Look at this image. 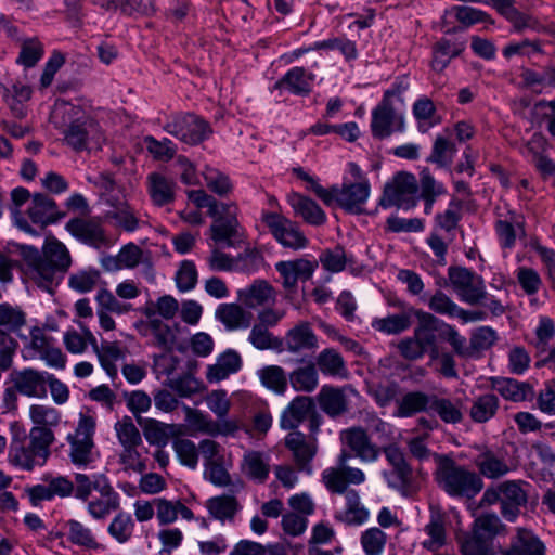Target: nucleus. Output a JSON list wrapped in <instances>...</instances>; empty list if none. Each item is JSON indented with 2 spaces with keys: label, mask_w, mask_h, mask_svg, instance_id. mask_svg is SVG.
<instances>
[{
  "label": "nucleus",
  "mask_w": 555,
  "mask_h": 555,
  "mask_svg": "<svg viewBox=\"0 0 555 555\" xmlns=\"http://www.w3.org/2000/svg\"><path fill=\"white\" fill-rule=\"evenodd\" d=\"M11 441L8 462L22 470L31 472L42 467L51 455L50 448L55 440L52 429L31 427L29 433L17 423L11 425Z\"/></svg>",
  "instance_id": "1"
},
{
  "label": "nucleus",
  "mask_w": 555,
  "mask_h": 555,
  "mask_svg": "<svg viewBox=\"0 0 555 555\" xmlns=\"http://www.w3.org/2000/svg\"><path fill=\"white\" fill-rule=\"evenodd\" d=\"M188 197L197 208L208 209V215L214 219L210 236L216 243L235 247L243 242L244 231L237 221V207L234 204L219 203L203 190L190 191Z\"/></svg>",
  "instance_id": "2"
},
{
  "label": "nucleus",
  "mask_w": 555,
  "mask_h": 555,
  "mask_svg": "<svg viewBox=\"0 0 555 555\" xmlns=\"http://www.w3.org/2000/svg\"><path fill=\"white\" fill-rule=\"evenodd\" d=\"M63 115L66 128L63 130L64 141L73 150L79 152L99 147L104 141L103 132L95 119L73 104H56L54 115Z\"/></svg>",
  "instance_id": "3"
},
{
  "label": "nucleus",
  "mask_w": 555,
  "mask_h": 555,
  "mask_svg": "<svg viewBox=\"0 0 555 555\" xmlns=\"http://www.w3.org/2000/svg\"><path fill=\"white\" fill-rule=\"evenodd\" d=\"M415 319L417 324L413 335L429 353L431 360L439 357L438 338L449 343L455 353L464 354L466 338L453 325L423 309L417 310Z\"/></svg>",
  "instance_id": "4"
},
{
  "label": "nucleus",
  "mask_w": 555,
  "mask_h": 555,
  "mask_svg": "<svg viewBox=\"0 0 555 555\" xmlns=\"http://www.w3.org/2000/svg\"><path fill=\"white\" fill-rule=\"evenodd\" d=\"M438 486L451 496L473 498L482 489L481 478L448 456H439L435 473Z\"/></svg>",
  "instance_id": "5"
},
{
  "label": "nucleus",
  "mask_w": 555,
  "mask_h": 555,
  "mask_svg": "<svg viewBox=\"0 0 555 555\" xmlns=\"http://www.w3.org/2000/svg\"><path fill=\"white\" fill-rule=\"evenodd\" d=\"M301 178L311 184V190L325 205L337 204L349 212H361L370 195L367 181L344 185L341 189H325L308 175H302Z\"/></svg>",
  "instance_id": "6"
},
{
  "label": "nucleus",
  "mask_w": 555,
  "mask_h": 555,
  "mask_svg": "<svg viewBox=\"0 0 555 555\" xmlns=\"http://www.w3.org/2000/svg\"><path fill=\"white\" fill-rule=\"evenodd\" d=\"M96 418L89 412H80L75 431L68 434L66 440L69 444L68 456L70 462L78 467H87L98 457L94 434Z\"/></svg>",
  "instance_id": "7"
},
{
  "label": "nucleus",
  "mask_w": 555,
  "mask_h": 555,
  "mask_svg": "<svg viewBox=\"0 0 555 555\" xmlns=\"http://www.w3.org/2000/svg\"><path fill=\"white\" fill-rule=\"evenodd\" d=\"M163 129L190 145L202 143L212 132L210 125L206 120L191 113L173 115L166 121Z\"/></svg>",
  "instance_id": "8"
},
{
  "label": "nucleus",
  "mask_w": 555,
  "mask_h": 555,
  "mask_svg": "<svg viewBox=\"0 0 555 555\" xmlns=\"http://www.w3.org/2000/svg\"><path fill=\"white\" fill-rule=\"evenodd\" d=\"M383 98L372 111L371 131L374 138L385 139L405 130L404 107Z\"/></svg>",
  "instance_id": "9"
},
{
  "label": "nucleus",
  "mask_w": 555,
  "mask_h": 555,
  "mask_svg": "<svg viewBox=\"0 0 555 555\" xmlns=\"http://www.w3.org/2000/svg\"><path fill=\"white\" fill-rule=\"evenodd\" d=\"M261 220L283 247L299 250L308 246L309 240L295 221L272 211H263Z\"/></svg>",
  "instance_id": "10"
},
{
  "label": "nucleus",
  "mask_w": 555,
  "mask_h": 555,
  "mask_svg": "<svg viewBox=\"0 0 555 555\" xmlns=\"http://www.w3.org/2000/svg\"><path fill=\"white\" fill-rule=\"evenodd\" d=\"M449 281L459 298L468 305H476L486 298L483 279L474 271L462 267H450Z\"/></svg>",
  "instance_id": "11"
},
{
  "label": "nucleus",
  "mask_w": 555,
  "mask_h": 555,
  "mask_svg": "<svg viewBox=\"0 0 555 555\" xmlns=\"http://www.w3.org/2000/svg\"><path fill=\"white\" fill-rule=\"evenodd\" d=\"M418 186L416 178L406 172H400L395 177L393 183L385 188L380 205L384 208L396 206L409 210L416 205Z\"/></svg>",
  "instance_id": "12"
},
{
  "label": "nucleus",
  "mask_w": 555,
  "mask_h": 555,
  "mask_svg": "<svg viewBox=\"0 0 555 555\" xmlns=\"http://www.w3.org/2000/svg\"><path fill=\"white\" fill-rule=\"evenodd\" d=\"M65 230L90 247L99 249L109 245V238L100 218H73L65 224Z\"/></svg>",
  "instance_id": "13"
},
{
  "label": "nucleus",
  "mask_w": 555,
  "mask_h": 555,
  "mask_svg": "<svg viewBox=\"0 0 555 555\" xmlns=\"http://www.w3.org/2000/svg\"><path fill=\"white\" fill-rule=\"evenodd\" d=\"M340 439L362 463H374L380 455L377 447L362 427H350L340 433Z\"/></svg>",
  "instance_id": "14"
},
{
  "label": "nucleus",
  "mask_w": 555,
  "mask_h": 555,
  "mask_svg": "<svg viewBox=\"0 0 555 555\" xmlns=\"http://www.w3.org/2000/svg\"><path fill=\"white\" fill-rule=\"evenodd\" d=\"M284 441L285 447L292 452L298 469L308 475L312 474L311 461L318 450L315 438H307L302 433L293 430L286 435Z\"/></svg>",
  "instance_id": "15"
},
{
  "label": "nucleus",
  "mask_w": 555,
  "mask_h": 555,
  "mask_svg": "<svg viewBox=\"0 0 555 555\" xmlns=\"http://www.w3.org/2000/svg\"><path fill=\"white\" fill-rule=\"evenodd\" d=\"M325 488L336 494H345L350 491L349 485H362L366 477L360 468H341L336 466L326 467L321 474Z\"/></svg>",
  "instance_id": "16"
},
{
  "label": "nucleus",
  "mask_w": 555,
  "mask_h": 555,
  "mask_svg": "<svg viewBox=\"0 0 555 555\" xmlns=\"http://www.w3.org/2000/svg\"><path fill=\"white\" fill-rule=\"evenodd\" d=\"M318 268L315 260L298 258L275 263V270L282 278V285L287 291H295L298 281L310 280Z\"/></svg>",
  "instance_id": "17"
},
{
  "label": "nucleus",
  "mask_w": 555,
  "mask_h": 555,
  "mask_svg": "<svg viewBox=\"0 0 555 555\" xmlns=\"http://www.w3.org/2000/svg\"><path fill=\"white\" fill-rule=\"evenodd\" d=\"M357 392L351 387H335L324 385L321 387L317 399L320 409L330 417H337L348 412L349 397Z\"/></svg>",
  "instance_id": "18"
},
{
  "label": "nucleus",
  "mask_w": 555,
  "mask_h": 555,
  "mask_svg": "<svg viewBox=\"0 0 555 555\" xmlns=\"http://www.w3.org/2000/svg\"><path fill=\"white\" fill-rule=\"evenodd\" d=\"M87 335L89 337V344L96 354L101 367L105 371L108 377L112 379L116 378L118 375L116 363L125 359L127 350L121 348L118 341H102V344L99 345L96 337L91 331H88Z\"/></svg>",
  "instance_id": "19"
},
{
  "label": "nucleus",
  "mask_w": 555,
  "mask_h": 555,
  "mask_svg": "<svg viewBox=\"0 0 555 555\" xmlns=\"http://www.w3.org/2000/svg\"><path fill=\"white\" fill-rule=\"evenodd\" d=\"M315 75L302 66L289 68L273 86L274 90H285L297 96H306L312 91Z\"/></svg>",
  "instance_id": "20"
},
{
  "label": "nucleus",
  "mask_w": 555,
  "mask_h": 555,
  "mask_svg": "<svg viewBox=\"0 0 555 555\" xmlns=\"http://www.w3.org/2000/svg\"><path fill=\"white\" fill-rule=\"evenodd\" d=\"M25 257L28 262V276L42 289L50 291L59 272L53 264L42 259L36 247H26Z\"/></svg>",
  "instance_id": "21"
},
{
  "label": "nucleus",
  "mask_w": 555,
  "mask_h": 555,
  "mask_svg": "<svg viewBox=\"0 0 555 555\" xmlns=\"http://www.w3.org/2000/svg\"><path fill=\"white\" fill-rule=\"evenodd\" d=\"M237 299L249 309L272 306L276 300V291L269 282L259 279L238 289Z\"/></svg>",
  "instance_id": "22"
},
{
  "label": "nucleus",
  "mask_w": 555,
  "mask_h": 555,
  "mask_svg": "<svg viewBox=\"0 0 555 555\" xmlns=\"http://www.w3.org/2000/svg\"><path fill=\"white\" fill-rule=\"evenodd\" d=\"M27 214L33 223L41 227L55 223L65 216L59 210L55 201L42 193L33 195Z\"/></svg>",
  "instance_id": "23"
},
{
  "label": "nucleus",
  "mask_w": 555,
  "mask_h": 555,
  "mask_svg": "<svg viewBox=\"0 0 555 555\" xmlns=\"http://www.w3.org/2000/svg\"><path fill=\"white\" fill-rule=\"evenodd\" d=\"M48 372H39L33 369L12 374V382L18 393L26 397L40 398L47 393Z\"/></svg>",
  "instance_id": "24"
},
{
  "label": "nucleus",
  "mask_w": 555,
  "mask_h": 555,
  "mask_svg": "<svg viewBox=\"0 0 555 555\" xmlns=\"http://www.w3.org/2000/svg\"><path fill=\"white\" fill-rule=\"evenodd\" d=\"M417 310V308H408L398 313H389L382 318H374L371 321V327L384 335H399L412 326Z\"/></svg>",
  "instance_id": "25"
},
{
  "label": "nucleus",
  "mask_w": 555,
  "mask_h": 555,
  "mask_svg": "<svg viewBox=\"0 0 555 555\" xmlns=\"http://www.w3.org/2000/svg\"><path fill=\"white\" fill-rule=\"evenodd\" d=\"M502 492L501 513L508 521H515L519 515L520 506L527 502L526 491L521 487L520 481L508 480L500 483Z\"/></svg>",
  "instance_id": "26"
},
{
  "label": "nucleus",
  "mask_w": 555,
  "mask_h": 555,
  "mask_svg": "<svg viewBox=\"0 0 555 555\" xmlns=\"http://www.w3.org/2000/svg\"><path fill=\"white\" fill-rule=\"evenodd\" d=\"M285 348L292 353L314 351L319 348V340L308 322H300L287 331Z\"/></svg>",
  "instance_id": "27"
},
{
  "label": "nucleus",
  "mask_w": 555,
  "mask_h": 555,
  "mask_svg": "<svg viewBox=\"0 0 555 555\" xmlns=\"http://www.w3.org/2000/svg\"><path fill=\"white\" fill-rule=\"evenodd\" d=\"M474 464L479 474L488 479H499L511 470L505 455L490 449H485L477 454L474 457Z\"/></svg>",
  "instance_id": "28"
},
{
  "label": "nucleus",
  "mask_w": 555,
  "mask_h": 555,
  "mask_svg": "<svg viewBox=\"0 0 555 555\" xmlns=\"http://www.w3.org/2000/svg\"><path fill=\"white\" fill-rule=\"evenodd\" d=\"M96 492L99 493L98 496L90 498L87 501V511L93 519L101 520L119 508L120 498L111 482H107L103 489Z\"/></svg>",
  "instance_id": "29"
},
{
  "label": "nucleus",
  "mask_w": 555,
  "mask_h": 555,
  "mask_svg": "<svg viewBox=\"0 0 555 555\" xmlns=\"http://www.w3.org/2000/svg\"><path fill=\"white\" fill-rule=\"evenodd\" d=\"M314 410L312 398L298 396L283 411L280 425L283 429L295 430Z\"/></svg>",
  "instance_id": "30"
},
{
  "label": "nucleus",
  "mask_w": 555,
  "mask_h": 555,
  "mask_svg": "<svg viewBox=\"0 0 555 555\" xmlns=\"http://www.w3.org/2000/svg\"><path fill=\"white\" fill-rule=\"evenodd\" d=\"M288 204L296 216L304 219L311 225H322L326 221V215L323 209L311 198L298 193L288 195Z\"/></svg>",
  "instance_id": "31"
},
{
  "label": "nucleus",
  "mask_w": 555,
  "mask_h": 555,
  "mask_svg": "<svg viewBox=\"0 0 555 555\" xmlns=\"http://www.w3.org/2000/svg\"><path fill=\"white\" fill-rule=\"evenodd\" d=\"M465 49V43L442 38L433 46L430 67L436 73H442L450 62Z\"/></svg>",
  "instance_id": "32"
},
{
  "label": "nucleus",
  "mask_w": 555,
  "mask_h": 555,
  "mask_svg": "<svg viewBox=\"0 0 555 555\" xmlns=\"http://www.w3.org/2000/svg\"><path fill=\"white\" fill-rule=\"evenodd\" d=\"M412 114L416 121L417 130L421 133H427L441 121L435 103L426 95L416 99L412 105Z\"/></svg>",
  "instance_id": "33"
},
{
  "label": "nucleus",
  "mask_w": 555,
  "mask_h": 555,
  "mask_svg": "<svg viewBox=\"0 0 555 555\" xmlns=\"http://www.w3.org/2000/svg\"><path fill=\"white\" fill-rule=\"evenodd\" d=\"M156 518L160 526L173 524L178 516L185 520L195 519L193 512L184 505L180 500H167L165 498H156Z\"/></svg>",
  "instance_id": "34"
},
{
  "label": "nucleus",
  "mask_w": 555,
  "mask_h": 555,
  "mask_svg": "<svg viewBox=\"0 0 555 555\" xmlns=\"http://www.w3.org/2000/svg\"><path fill=\"white\" fill-rule=\"evenodd\" d=\"M315 366L324 376L346 378L348 369L343 356L334 348L323 349L315 358Z\"/></svg>",
  "instance_id": "35"
},
{
  "label": "nucleus",
  "mask_w": 555,
  "mask_h": 555,
  "mask_svg": "<svg viewBox=\"0 0 555 555\" xmlns=\"http://www.w3.org/2000/svg\"><path fill=\"white\" fill-rule=\"evenodd\" d=\"M241 366V356L234 350H227L215 364L208 366L206 377L210 383L220 382L238 372Z\"/></svg>",
  "instance_id": "36"
},
{
  "label": "nucleus",
  "mask_w": 555,
  "mask_h": 555,
  "mask_svg": "<svg viewBox=\"0 0 555 555\" xmlns=\"http://www.w3.org/2000/svg\"><path fill=\"white\" fill-rule=\"evenodd\" d=\"M205 506L209 515L222 524L233 522L242 506L233 495H218L208 499Z\"/></svg>",
  "instance_id": "37"
},
{
  "label": "nucleus",
  "mask_w": 555,
  "mask_h": 555,
  "mask_svg": "<svg viewBox=\"0 0 555 555\" xmlns=\"http://www.w3.org/2000/svg\"><path fill=\"white\" fill-rule=\"evenodd\" d=\"M215 317L228 331L247 328L250 325L249 314L237 304H220Z\"/></svg>",
  "instance_id": "38"
},
{
  "label": "nucleus",
  "mask_w": 555,
  "mask_h": 555,
  "mask_svg": "<svg viewBox=\"0 0 555 555\" xmlns=\"http://www.w3.org/2000/svg\"><path fill=\"white\" fill-rule=\"evenodd\" d=\"M270 457L259 451L245 452L242 461V472L248 478L262 483L270 473Z\"/></svg>",
  "instance_id": "39"
},
{
  "label": "nucleus",
  "mask_w": 555,
  "mask_h": 555,
  "mask_svg": "<svg viewBox=\"0 0 555 555\" xmlns=\"http://www.w3.org/2000/svg\"><path fill=\"white\" fill-rule=\"evenodd\" d=\"M288 382L295 391L313 392L319 386V372L315 364L308 362L297 366L289 373Z\"/></svg>",
  "instance_id": "40"
},
{
  "label": "nucleus",
  "mask_w": 555,
  "mask_h": 555,
  "mask_svg": "<svg viewBox=\"0 0 555 555\" xmlns=\"http://www.w3.org/2000/svg\"><path fill=\"white\" fill-rule=\"evenodd\" d=\"M491 386L504 399L514 402L525 401L532 396V388L529 384L513 378L494 377L491 379Z\"/></svg>",
  "instance_id": "41"
},
{
  "label": "nucleus",
  "mask_w": 555,
  "mask_h": 555,
  "mask_svg": "<svg viewBox=\"0 0 555 555\" xmlns=\"http://www.w3.org/2000/svg\"><path fill=\"white\" fill-rule=\"evenodd\" d=\"M64 528L66 539L72 544L86 550H98L101 547L92 530L82 522L69 519L65 522Z\"/></svg>",
  "instance_id": "42"
},
{
  "label": "nucleus",
  "mask_w": 555,
  "mask_h": 555,
  "mask_svg": "<svg viewBox=\"0 0 555 555\" xmlns=\"http://www.w3.org/2000/svg\"><path fill=\"white\" fill-rule=\"evenodd\" d=\"M109 482L108 478L104 474H76L74 481V495L76 499L83 502L91 498L93 491L103 489L104 486Z\"/></svg>",
  "instance_id": "43"
},
{
  "label": "nucleus",
  "mask_w": 555,
  "mask_h": 555,
  "mask_svg": "<svg viewBox=\"0 0 555 555\" xmlns=\"http://www.w3.org/2000/svg\"><path fill=\"white\" fill-rule=\"evenodd\" d=\"M149 193L153 203L164 206L173 201V183L164 176L153 172L149 176Z\"/></svg>",
  "instance_id": "44"
},
{
  "label": "nucleus",
  "mask_w": 555,
  "mask_h": 555,
  "mask_svg": "<svg viewBox=\"0 0 555 555\" xmlns=\"http://www.w3.org/2000/svg\"><path fill=\"white\" fill-rule=\"evenodd\" d=\"M42 259L53 264L60 271H65L70 266V256L67 247L54 236L46 238Z\"/></svg>",
  "instance_id": "45"
},
{
  "label": "nucleus",
  "mask_w": 555,
  "mask_h": 555,
  "mask_svg": "<svg viewBox=\"0 0 555 555\" xmlns=\"http://www.w3.org/2000/svg\"><path fill=\"white\" fill-rule=\"evenodd\" d=\"M346 509L339 519L348 525L360 526L369 520L370 512L361 504L359 493L356 490L346 492Z\"/></svg>",
  "instance_id": "46"
},
{
  "label": "nucleus",
  "mask_w": 555,
  "mask_h": 555,
  "mask_svg": "<svg viewBox=\"0 0 555 555\" xmlns=\"http://www.w3.org/2000/svg\"><path fill=\"white\" fill-rule=\"evenodd\" d=\"M26 325V313L9 302L0 304V331L17 334Z\"/></svg>",
  "instance_id": "47"
},
{
  "label": "nucleus",
  "mask_w": 555,
  "mask_h": 555,
  "mask_svg": "<svg viewBox=\"0 0 555 555\" xmlns=\"http://www.w3.org/2000/svg\"><path fill=\"white\" fill-rule=\"evenodd\" d=\"M433 396L422 391L408 392L402 397L398 405L397 415L408 417L423 411H430Z\"/></svg>",
  "instance_id": "48"
},
{
  "label": "nucleus",
  "mask_w": 555,
  "mask_h": 555,
  "mask_svg": "<svg viewBox=\"0 0 555 555\" xmlns=\"http://www.w3.org/2000/svg\"><path fill=\"white\" fill-rule=\"evenodd\" d=\"M146 452L143 443L135 447H126L118 454L119 464L127 473L142 474L146 470V457L143 453Z\"/></svg>",
  "instance_id": "49"
},
{
  "label": "nucleus",
  "mask_w": 555,
  "mask_h": 555,
  "mask_svg": "<svg viewBox=\"0 0 555 555\" xmlns=\"http://www.w3.org/2000/svg\"><path fill=\"white\" fill-rule=\"evenodd\" d=\"M495 231L503 248H513L516 237L524 232L515 214H509L507 218L498 220Z\"/></svg>",
  "instance_id": "50"
},
{
  "label": "nucleus",
  "mask_w": 555,
  "mask_h": 555,
  "mask_svg": "<svg viewBox=\"0 0 555 555\" xmlns=\"http://www.w3.org/2000/svg\"><path fill=\"white\" fill-rule=\"evenodd\" d=\"M499 409V399L493 393L477 397L470 406V417L477 423H485L492 418Z\"/></svg>",
  "instance_id": "51"
},
{
  "label": "nucleus",
  "mask_w": 555,
  "mask_h": 555,
  "mask_svg": "<svg viewBox=\"0 0 555 555\" xmlns=\"http://www.w3.org/2000/svg\"><path fill=\"white\" fill-rule=\"evenodd\" d=\"M430 411L435 412L441 421L449 424H456L463 418L461 402L459 400L452 401L433 395Z\"/></svg>",
  "instance_id": "52"
},
{
  "label": "nucleus",
  "mask_w": 555,
  "mask_h": 555,
  "mask_svg": "<svg viewBox=\"0 0 555 555\" xmlns=\"http://www.w3.org/2000/svg\"><path fill=\"white\" fill-rule=\"evenodd\" d=\"M473 530L479 537L491 542L496 535L504 533L506 529L498 515L486 513L475 519Z\"/></svg>",
  "instance_id": "53"
},
{
  "label": "nucleus",
  "mask_w": 555,
  "mask_h": 555,
  "mask_svg": "<svg viewBox=\"0 0 555 555\" xmlns=\"http://www.w3.org/2000/svg\"><path fill=\"white\" fill-rule=\"evenodd\" d=\"M457 152L453 142L444 137L438 135L433 144L428 162L437 164L439 167H449Z\"/></svg>",
  "instance_id": "54"
},
{
  "label": "nucleus",
  "mask_w": 555,
  "mask_h": 555,
  "mask_svg": "<svg viewBox=\"0 0 555 555\" xmlns=\"http://www.w3.org/2000/svg\"><path fill=\"white\" fill-rule=\"evenodd\" d=\"M29 417L35 424L34 427H43L49 429L57 426L61 422L60 412L55 408L46 404L30 405Z\"/></svg>",
  "instance_id": "55"
},
{
  "label": "nucleus",
  "mask_w": 555,
  "mask_h": 555,
  "mask_svg": "<svg viewBox=\"0 0 555 555\" xmlns=\"http://www.w3.org/2000/svg\"><path fill=\"white\" fill-rule=\"evenodd\" d=\"M144 313L149 319L147 328L155 338V345L163 349H168L172 343V334L169 326L156 318L155 310L152 308H146Z\"/></svg>",
  "instance_id": "56"
},
{
  "label": "nucleus",
  "mask_w": 555,
  "mask_h": 555,
  "mask_svg": "<svg viewBox=\"0 0 555 555\" xmlns=\"http://www.w3.org/2000/svg\"><path fill=\"white\" fill-rule=\"evenodd\" d=\"M555 334L553 320L550 318H541L535 328V348L539 353H547V358L555 354V348L551 346V340Z\"/></svg>",
  "instance_id": "57"
},
{
  "label": "nucleus",
  "mask_w": 555,
  "mask_h": 555,
  "mask_svg": "<svg viewBox=\"0 0 555 555\" xmlns=\"http://www.w3.org/2000/svg\"><path fill=\"white\" fill-rule=\"evenodd\" d=\"M134 530V521L127 513L117 514L111 521L107 528L109 535L118 543L128 542Z\"/></svg>",
  "instance_id": "58"
},
{
  "label": "nucleus",
  "mask_w": 555,
  "mask_h": 555,
  "mask_svg": "<svg viewBox=\"0 0 555 555\" xmlns=\"http://www.w3.org/2000/svg\"><path fill=\"white\" fill-rule=\"evenodd\" d=\"M428 308L437 314L455 319L460 311V306L452 300L442 291H436L429 298L425 299Z\"/></svg>",
  "instance_id": "59"
},
{
  "label": "nucleus",
  "mask_w": 555,
  "mask_h": 555,
  "mask_svg": "<svg viewBox=\"0 0 555 555\" xmlns=\"http://www.w3.org/2000/svg\"><path fill=\"white\" fill-rule=\"evenodd\" d=\"M248 343L258 350H269L279 348L281 339L274 336L264 325L255 323L248 335Z\"/></svg>",
  "instance_id": "60"
},
{
  "label": "nucleus",
  "mask_w": 555,
  "mask_h": 555,
  "mask_svg": "<svg viewBox=\"0 0 555 555\" xmlns=\"http://www.w3.org/2000/svg\"><path fill=\"white\" fill-rule=\"evenodd\" d=\"M543 52L544 49L540 41L525 39L521 41L509 42L504 47L502 54L506 59H511L513 56H526L531 59Z\"/></svg>",
  "instance_id": "61"
},
{
  "label": "nucleus",
  "mask_w": 555,
  "mask_h": 555,
  "mask_svg": "<svg viewBox=\"0 0 555 555\" xmlns=\"http://www.w3.org/2000/svg\"><path fill=\"white\" fill-rule=\"evenodd\" d=\"M360 542L365 555H382L387 535L382 529L372 527L362 532Z\"/></svg>",
  "instance_id": "62"
},
{
  "label": "nucleus",
  "mask_w": 555,
  "mask_h": 555,
  "mask_svg": "<svg viewBox=\"0 0 555 555\" xmlns=\"http://www.w3.org/2000/svg\"><path fill=\"white\" fill-rule=\"evenodd\" d=\"M117 439L122 448L141 446L142 438L139 429L128 416L115 424Z\"/></svg>",
  "instance_id": "63"
},
{
  "label": "nucleus",
  "mask_w": 555,
  "mask_h": 555,
  "mask_svg": "<svg viewBox=\"0 0 555 555\" xmlns=\"http://www.w3.org/2000/svg\"><path fill=\"white\" fill-rule=\"evenodd\" d=\"M513 544L518 548L520 555H544V545L528 530L519 528Z\"/></svg>",
  "instance_id": "64"
}]
</instances>
